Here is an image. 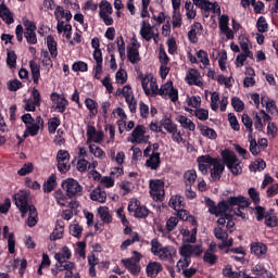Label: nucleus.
<instances>
[{"label": "nucleus", "instance_id": "f257e3e1", "mask_svg": "<svg viewBox=\"0 0 278 278\" xmlns=\"http://www.w3.org/2000/svg\"><path fill=\"white\" fill-rule=\"evenodd\" d=\"M29 197L28 191H22L15 193L13 199L17 210H20L22 214V218H25L28 214L26 225H28V227H36V225H38V211L34 204H29Z\"/></svg>", "mask_w": 278, "mask_h": 278}, {"label": "nucleus", "instance_id": "f03ea898", "mask_svg": "<svg viewBox=\"0 0 278 278\" xmlns=\"http://www.w3.org/2000/svg\"><path fill=\"white\" fill-rule=\"evenodd\" d=\"M151 253L155 255V257H159V260H162V262L175 264V260H173V256L177 255L175 248L170 245L163 247L157 239L151 241Z\"/></svg>", "mask_w": 278, "mask_h": 278}, {"label": "nucleus", "instance_id": "7ed1b4c3", "mask_svg": "<svg viewBox=\"0 0 278 278\" xmlns=\"http://www.w3.org/2000/svg\"><path fill=\"white\" fill-rule=\"evenodd\" d=\"M139 79L141 80V86L147 97L150 94H152V97H157V79L153 74H140Z\"/></svg>", "mask_w": 278, "mask_h": 278}, {"label": "nucleus", "instance_id": "20e7f679", "mask_svg": "<svg viewBox=\"0 0 278 278\" xmlns=\"http://www.w3.org/2000/svg\"><path fill=\"white\" fill-rule=\"evenodd\" d=\"M224 162L226 163L227 168L232 173V175H240L242 173V166H240V160L236 156V153L224 150L222 152Z\"/></svg>", "mask_w": 278, "mask_h": 278}, {"label": "nucleus", "instance_id": "39448f33", "mask_svg": "<svg viewBox=\"0 0 278 278\" xmlns=\"http://www.w3.org/2000/svg\"><path fill=\"white\" fill-rule=\"evenodd\" d=\"M62 186L66 191L68 199H73V197H81V192L84 191L81 185L73 178L64 180Z\"/></svg>", "mask_w": 278, "mask_h": 278}, {"label": "nucleus", "instance_id": "423d86ee", "mask_svg": "<svg viewBox=\"0 0 278 278\" xmlns=\"http://www.w3.org/2000/svg\"><path fill=\"white\" fill-rule=\"evenodd\" d=\"M202 253H203V248H201V245L184 243L179 248V255H181V257H185L187 260H191L192 257H201Z\"/></svg>", "mask_w": 278, "mask_h": 278}, {"label": "nucleus", "instance_id": "0eeeda50", "mask_svg": "<svg viewBox=\"0 0 278 278\" xmlns=\"http://www.w3.org/2000/svg\"><path fill=\"white\" fill-rule=\"evenodd\" d=\"M150 194L154 201H162L164 199V180H150Z\"/></svg>", "mask_w": 278, "mask_h": 278}, {"label": "nucleus", "instance_id": "6e6552de", "mask_svg": "<svg viewBox=\"0 0 278 278\" xmlns=\"http://www.w3.org/2000/svg\"><path fill=\"white\" fill-rule=\"evenodd\" d=\"M225 172V163L220 159H213L212 166L210 167L211 178L213 181H220L223 173Z\"/></svg>", "mask_w": 278, "mask_h": 278}, {"label": "nucleus", "instance_id": "1a4fd4ad", "mask_svg": "<svg viewBox=\"0 0 278 278\" xmlns=\"http://www.w3.org/2000/svg\"><path fill=\"white\" fill-rule=\"evenodd\" d=\"M24 25L26 27L24 38H26L28 45H36L38 42V37L36 36V24L26 21Z\"/></svg>", "mask_w": 278, "mask_h": 278}, {"label": "nucleus", "instance_id": "9d476101", "mask_svg": "<svg viewBox=\"0 0 278 278\" xmlns=\"http://www.w3.org/2000/svg\"><path fill=\"white\" fill-rule=\"evenodd\" d=\"M122 93L125 97V101H126L130 112L132 114L136 113V98H134V91L131 90V87L129 85L125 86L122 89Z\"/></svg>", "mask_w": 278, "mask_h": 278}, {"label": "nucleus", "instance_id": "9b49d317", "mask_svg": "<svg viewBox=\"0 0 278 278\" xmlns=\"http://www.w3.org/2000/svg\"><path fill=\"white\" fill-rule=\"evenodd\" d=\"M193 4L197 5V8H200V10H204V16H210V10H220V7L216 3H212L208 0H192Z\"/></svg>", "mask_w": 278, "mask_h": 278}, {"label": "nucleus", "instance_id": "f8f14e48", "mask_svg": "<svg viewBox=\"0 0 278 278\" xmlns=\"http://www.w3.org/2000/svg\"><path fill=\"white\" fill-rule=\"evenodd\" d=\"M214 162V157L210 155H202L198 157V166L199 170L203 175H207V168H212V163Z\"/></svg>", "mask_w": 278, "mask_h": 278}, {"label": "nucleus", "instance_id": "ddd939ff", "mask_svg": "<svg viewBox=\"0 0 278 278\" xmlns=\"http://www.w3.org/2000/svg\"><path fill=\"white\" fill-rule=\"evenodd\" d=\"M51 101H53V103H56L55 109L58 110V112H64V110H66V105H68V101H66V98H64V96H60L56 92L51 93Z\"/></svg>", "mask_w": 278, "mask_h": 278}, {"label": "nucleus", "instance_id": "4468645a", "mask_svg": "<svg viewBox=\"0 0 278 278\" xmlns=\"http://www.w3.org/2000/svg\"><path fill=\"white\" fill-rule=\"evenodd\" d=\"M162 161L160 160V152H152L149 159L146 161V166L151 170H157Z\"/></svg>", "mask_w": 278, "mask_h": 278}, {"label": "nucleus", "instance_id": "2eb2a0df", "mask_svg": "<svg viewBox=\"0 0 278 278\" xmlns=\"http://www.w3.org/2000/svg\"><path fill=\"white\" fill-rule=\"evenodd\" d=\"M153 34H154L153 27L151 26V24L143 21L141 23V28H140L141 38H143V40L149 42L153 38Z\"/></svg>", "mask_w": 278, "mask_h": 278}, {"label": "nucleus", "instance_id": "dca6fc26", "mask_svg": "<svg viewBox=\"0 0 278 278\" xmlns=\"http://www.w3.org/2000/svg\"><path fill=\"white\" fill-rule=\"evenodd\" d=\"M162 269L163 267L159 262H150L146 268L148 277L151 278L157 277L162 273Z\"/></svg>", "mask_w": 278, "mask_h": 278}, {"label": "nucleus", "instance_id": "f3484780", "mask_svg": "<svg viewBox=\"0 0 278 278\" xmlns=\"http://www.w3.org/2000/svg\"><path fill=\"white\" fill-rule=\"evenodd\" d=\"M0 18H2L7 25L14 23V14L10 12V9H8L5 4H0Z\"/></svg>", "mask_w": 278, "mask_h": 278}, {"label": "nucleus", "instance_id": "a211bd4d", "mask_svg": "<svg viewBox=\"0 0 278 278\" xmlns=\"http://www.w3.org/2000/svg\"><path fill=\"white\" fill-rule=\"evenodd\" d=\"M144 134H147V130H144V126L138 125L131 132V142H143L144 141Z\"/></svg>", "mask_w": 278, "mask_h": 278}, {"label": "nucleus", "instance_id": "6ab92c4d", "mask_svg": "<svg viewBox=\"0 0 278 278\" xmlns=\"http://www.w3.org/2000/svg\"><path fill=\"white\" fill-rule=\"evenodd\" d=\"M91 46L94 49L93 51V60H96V62L101 63V60H103V53L101 52V43L99 41V38L94 37L91 40Z\"/></svg>", "mask_w": 278, "mask_h": 278}, {"label": "nucleus", "instance_id": "aec40b11", "mask_svg": "<svg viewBox=\"0 0 278 278\" xmlns=\"http://www.w3.org/2000/svg\"><path fill=\"white\" fill-rule=\"evenodd\" d=\"M90 199L91 201H98V203H105L108 193L101 190V188H97L90 193Z\"/></svg>", "mask_w": 278, "mask_h": 278}, {"label": "nucleus", "instance_id": "412c9836", "mask_svg": "<svg viewBox=\"0 0 278 278\" xmlns=\"http://www.w3.org/2000/svg\"><path fill=\"white\" fill-rule=\"evenodd\" d=\"M268 248L264 243H252L251 244V253L256 255V257H262V255H266Z\"/></svg>", "mask_w": 278, "mask_h": 278}, {"label": "nucleus", "instance_id": "4be33fe9", "mask_svg": "<svg viewBox=\"0 0 278 278\" xmlns=\"http://www.w3.org/2000/svg\"><path fill=\"white\" fill-rule=\"evenodd\" d=\"M122 264H124L131 275H138L140 273V266L134 262V258L122 260Z\"/></svg>", "mask_w": 278, "mask_h": 278}, {"label": "nucleus", "instance_id": "5701e85b", "mask_svg": "<svg viewBox=\"0 0 278 278\" xmlns=\"http://www.w3.org/2000/svg\"><path fill=\"white\" fill-rule=\"evenodd\" d=\"M194 181H197V170L189 169L184 174V182L187 188H192Z\"/></svg>", "mask_w": 278, "mask_h": 278}, {"label": "nucleus", "instance_id": "b1692460", "mask_svg": "<svg viewBox=\"0 0 278 278\" xmlns=\"http://www.w3.org/2000/svg\"><path fill=\"white\" fill-rule=\"evenodd\" d=\"M176 121L184 127V129H189V131H194V129H197V126L187 116L178 115Z\"/></svg>", "mask_w": 278, "mask_h": 278}, {"label": "nucleus", "instance_id": "393cba45", "mask_svg": "<svg viewBox=\"0 0 278 278\" xmlns=\"http://www.w3.org/2000/svg\"><path fill=\"white\" fill-rule=\"evenodd\" d=\"M54 260H56L59 264H64L66 260H71V250H68V247H63L61 253L54 254Z\"/></svg>", "mask_w": 278, "mask_h": 278}, {"label": "nucleus", "instance_id": "a878e982", "mask_svg": "<svg viewBox=\"0 0 278 278\" xmlns=\"http://www.w3.org/2000/svg\"><path fill=\"white\" fill-rule=\"evenodd\" d=\"M55 186H58L56 177L52 174L43 184V192L47 194H49V192H53V190H55Z\"/></svg>", "mask_w": 278, "mask_h": 278}, {"label": "nucleus", "instance_id": "bb28decb", "mask_svg": "<svg viewBox=\"0 0 278 278\" xmlns=\"http://www.w3.org/2000/svg\"><path fill=\"white\" fill-rule=\"evenodd\" d=\"M47 47L49 49L50 54L53 58H58V42H55V39L53 36H48L46 38Z\"/></svg>", "mask_w": 278, "mask_h": 278}, {"label": "nucleus", "instance_id": "cd10ccee", "mask_svg": "<svg viewBox=\"0 0 278 278\" xmlns=\"http://www.w3.org/2000/svg\"><path fill=\"white\" fill-rule=\"evenodd\" d=\"M98 214L102 220V223L110 224L112 223V215L110 214V208L106 206H100L98 208Z\"/></svg>", "mask_w": 278, "mask_h": 278}, {"label": "nucleus", "instance_id": "c85d7f7f", "mask_svg": "<svg viewBox=\"0 0 278 278\" xmlns=\"http://www.w3.org/2000/svg\"><path fill=\"white\" fill-rule=\"evenodd\" d=\"M230 206L226 201H222L219 202L216 206H215V213H213L214 216H225V214H227V212H229Z\"/></svg>", "mask_w": 278, "mask_h": 278}, {"label": "nucleus", "instance_id": "c756f323", "mask_svg": "<svg viewBox=\"0 0 278 278\" xmlns=\"http://www.w3.org/2000/svg\"><path fill=\"white\" fill-rule=\"evenodd\" d=\"M261 103L262 105H266V110L267 112H269V114H271L273 116H277L278 110H277V104L275 103L274 100H266L262 98Z\"/></svg>", "mask_w": 278, "mask_h": 278}, {"label": "nucleus", "instance_id": "7c9ffc66", "mask_svg": "<svg viewBox=\"0 0 278 278\" xmlns=\"http://www.w3.org/2000/svg\"><path fill=\"white\" fill-rule=\"evenodd\" d=\"M169 206L176 212L184 208V198L181 195H173L169 200Z\"/></svg>", "mask_w": 278, "mask_h": 278}, {"label": "nucleus", "instance_id": "2f4dec72", "mask_svg": "<svg viewBox=\"0 0 278 278\" xmlns=\"http://www.w3.org/2000/svg\"><path fill=\"white\" fill-rule=\"evenodd\" d=\"M135 242H140V235L138 232H132L130 236V239H126L122 244H121V251H126L128 247H131Z\"/></svg>", "mask_w": 278, "mask_h": 278}, {"label": "nucleus", "instance_id": "473e14b6", "mask_svg": "<svg viewBox=\"0 0 278 278\" xmlns=\"http://www.w3.org/2000/svg\"><path fill=\"white\" fill-rule=\"evenodd\" d=\"M29 66L33 75V81L38 85V80L40 79V66H38L35 61H29Z\"/></svg>", "mask_w": 278, "mask_h": 278}, {"label": "nucleus", "instance_id": "72a5a7b5", "mask_svg": "<svg viewBox=\"0 0 278 278\" xmlns=\"http://www.w3.org/2000/svg\"><path fill=\"white\" fill-rule=\"evenodd\" d=\"M63 236H64V226L59 224L55 226L52 233L50 235V240L52 241L62 240Z\"/></svg>", "mask_w": 278, "mask_h": 278}, {"label": "nucleus", "instance_id": "f704fd0d", "mask_svg": "<svg viewBox=\"0 0 278 278\" xmlns=\"http://www.w3.org/2000/svg\"><path fill=\"white\" fill-rule=\"evenodd\" d=\"M177 216L180 218V220H189L192 225H197V219H194V216H191L188 211L180 208L177 211Z\"/></svg>", "mask_w": 278, "mask_h": 278}, {"label": "nucleus", "instance_id": "c9c22d12", "mask_svg": "<svg viewBox=\"0 0 278 278\" xmlns=\"http://www.w3.org/2000/svg\"><path fill=\"white\" fill-rule=\"evenodd\" d=\"M247 74L250 75V77H245L243 80L244 88H251V86H255V78L253 76L255 75V71H253L252 67H249L247 70Z\"/></svg>", "mask_w": 278, "mask_h": 278}, {"label": "nucleus", "instance_id": "e433bc0d", "mask_svg": "<svg viewBox=\"0 0 278 278\" xmlns=\"http://www.w3.org/2000/svg\"><path fill=\"white\" fill-rule=\"evenodd\" d=\"M213 233L217 240H220L222 242L225 240H228L229 235L227 233V230L223 227H216L213 230Z\"/></svg>", "mask_w": 278, "mask_h": 278}, {"label": "nucleus", "instance_id": "4c0bfd02", "mask_svg": "<svg viewBox=\"0 0 278 278\" xmlns=\"http://www.w3.org/2000/svg\"><path fill=\"white\" fill-rule=\"evenodd\" d=\"M128 60L131 62V64H137V62H140V52L138 51V48L128 49Z\"/></svg>", "mask_w": 278, "mask_h": 278}, {"label": "nucleus", "instance_id": "58836bf2", "mask_svg": "<svg viewBox=\"0 0 278 278\" xmlns=\"http://www.w3.org/2000/svg\"><path fill=\"white\" fill-rule=\"evenodd\" d=\"M241 47V51L243 53H247L251 60H253V52H251L250 47H249V39L247 37L240 38L239 42Z\"/></svg>", "mask_w": 278, "mask_h": 278}, {"label": "nucleus", "instance_id": "ea45409f", "mask_svg": "<svg viewBox=\"0 0 278 278\" xmlns=\"http://www.w3.org/2000/svg\"><path fill=\"white\" fill-rule=\"evenodd\" d=\"M187 79L191 86H203V83H201V80H199V78L197 77V71L194 70H191L189 72V74L187 75Z\"/></svg>", "mask_w": 278, "mask_h": 278}, {"label": "nucleus", "instance_id": "a19ab883", "mask_svg": "<svg viewBox=\"0 0 278 278\" xmlns=\"http://www.w3.org/2000/svg\"><path fill=\"white\" fill-rule=\"evenodd\" d=\"M164 129L168 131V134H177V125L170 121V118H165L162 123Z\"/></svg>", "mask_w": 278, "mask_h": 278}, {"label": "nucleus", "instance_id": "79ce46f5", "mask_svg": "<svg viewBox=\"0 0 278 278\" xmlns=\"http://www.w3.org/2000/svg\"><path fill=\"white\" fill-rule=\"evenodd\" d=\"M252 173H257V170H264L266 168V162L264 160H256L250 166Z\"/></svg>", "mask_w": 278, "mask_h": 278}, {"label": "nucleus", "instance_id": "37998d69", "mask_svg": "<svg viewBox=\"0 0 278 278\" xmlns=\"http://www.w3.org/2000/svg\"><path fill=\"white\" fill-rule=\"evenodd\" d=\"M100 8V16L103 14H112L113 10H112V4L110 2H108L106 0H102L99 4Z\"/></svg>", "mask_w": 278, "mask_h": 278}, {"label": "nucleus", "instance_id": "c03bdc74", "mask_svg": "<svg viewBox=\"0 0 278 278\" xmlns=\"http://www.w3.org/2000/svg\"><path fill=\"white\" fill-rule=\"evenodd\" d=\"M241 121H242L245 129H248L249 134L252 136L253 135V119H251L249 114H243L241 116Z\"/></svg>", "mask_w": 278, "mask_h": 278}, {"label": "nucleus", "instance_id": "a18cd8bd", "mask_svg": "<svg viewBox=\"0 0 278 278\" xmlns=\"http://www.w3.org/2000/svg\"><path fill=\"white\" fill-rule=\"evenodd\" d=\"M89 151L90 153H92V155H94V157H99L100 160H103V157H105V152L100 147H97L96 144H90Z\"/></svg>", "mask_w": 278, "mask_h": 278}, {"label": "nucleus", "instance_id": "49530a36", "mask_svg": "<svg viewBox=\"0 0 278 278\" xmlns=\"http://www.w3.org/2000/svg\"><path fill=\"white\" fill-rule=\"evenodd\" d=\"M68 195L67 194H64V192H62V190H56L54 192V198L56 199V202L59 205H61L62 207H66V198Z\"/></svg>", "mask_w": 278, "mask_h": 278}, {"label": "nucleus", "instance_id": "de8ad7c7", "mask_svg": "<svg viewBox=\"0 0 278 278\" xmlns=\"http://www.w3.org/2000/svg\"><path fill=\"white\" fill-rule=\"evenodd\" d=\"M223 275H224V277H228V278H240V277H242L240 271H233V269L230 267V265H227L223 269Z\"/></svg>", "mask_w": 278, "mask_h": 278}, {"label": "nucleus", "instance_id": "09e8293b", "mask_svg": "<svg viewBox=\"0 0 278 278\" xmlns=\"http://www.w3.org/2000/svg\"><path fill=\"white\" fill-rule=\"evenodd\" d=\"M16 52L9 50L7 54V64L10 66V68L16 67Z\"/></svg>", "mask_w": 278, "mask_h": 278}, {"label": "nucleus", "instance_id": "8fccbe9b", "mask_svg": "<svg viewBox=\"0 0 278 278\" xmlns=\"http://www.w3.org/2000/svg\"><path fill=\"white\" fill-rule=\"evenodd\" d=\"M173 89V81H167L165 85H163L161 88H157V94L161 97H166Z\"/></svg>", "mask_w": 278, "mask_h": 278}, {"label": "nucleus", "instance_id": "3c124183", "mask_svg": "<svg viewBox=\"0 0 278 278\" xmlns=\"http://www.w3.org/2000/svg\"><path fill=\"white\" fill-rule=\"evenodd\" d=\"M190 262H192V260L190 258H186V257H182V260L180 258L176 265L178 273H181V270L182 271L186 270L188 266H190Z\"/></svg>", "mask_w": 278, "mask_h": 278}, {"label": "nucleus", "instance_id": "603ef678", "mask_svg": "<svg viewBox=\"0 0 278 278\" xmlns=\"http://www.w3.org/2000/svg\"><path fill=\"white\" fill-rule=\"evenodd\" d=\"M249 142L252 155H258L260 147H257V141L255 140V138H253V135H249Z\"/></svg>", "mask_w": 278, "mask_h": 278}, {"label": "nucleus", "instance_id": "864d4df0", "mask_svg": "<svg viewBox=\"0 0 278 278\" xmlns=\"http://www.w3.org/2000/svg\"><path fill=\"white\" fill-rule=\"evenodd\" d=\"M256 27L261 34L268 31V23H266V18L264 16L258 17Z\"/></svg>", "mask_w": 278, "mask_h": 278}, {"label": "nucleus", "instance_id": "5fc2aeb1", "mask_svg": "<svg viewBox=\"0 0 278 278\" xmlns=\"http://www.w3.org/2000/svg\"><path fill=\"white\" fill-rule=\"evenodd\" d=\"M72 70L75 73H86V71H88V64H86L84 61H78L73 64Z\"/></svg>", "mask_w": 278, "mask_h": 278}, {"label": "nucleus", "instance_id": "6e6d98bb", "mask_svg": "<svg viewBox=\"0 0 278 278\" xmlns=\"http://www.w3.org/2000/svg\"><path fill=\"white\" fill-rule=\"evenodd\" d=\"M201 134L202 136H205L206 138H210L211 140H216V130L215 129H212L207 126H204L202 129H201Z\"/></svg>", "mask_w": 278, "mask_h": 278}, {"label": "nucleus", "instance_id": "4d7b16f0", "mask_svg": "<svg viewBox=\"0 0 278 278\" xmlns=\"http://www.w3.org/2000/svg\"><path fill=\"white\" fill-rule=\"evenodd\" d=\"M136 218H147L149 216V208L146 206H137L135 210Z\"/></svg>", "mask_w": 278, "mask_h": 278}, {"label": "nucleus", "instance_id": "13d9d810", "mask_svg": "<svg viewBox=\"0 0 278 278\" xmlns=\"http://www.w3.org/2000/svg\"><path fill=\"white\" fill-rule=\"evenodd\" d=\"M81 231H84V228L79 226V224H72L70 226V233H72L74 238H79L81 236Z\"/></svg>", "mask_w": 278, "mask_h": 278}, {"label": "nucleus", "instance_id": "bf43d9fd", "mask_svg": "<svg viewBox=\"0 0 278 278\" xmlns=\"http://www.w3.org/2000/svg\"><path fill=\"white\" fill-rule=\"evenodd\" d=\"M85 105L86 108L89 109V111L94 115H97L99 113V110H97V102H94V100L88 98L85 100Z\"/></svg>", "mask_w": 278, "mask_h": 278}, {"label": "nucleus", "instance_id": "052dcab7", "mask_svg": "<svg viewBox=\"0 0 278 278\" xmlns=\"http://www.w3.org/2000/svg\"><path fill=\"white\" fill-rule=\"evenodd\" d=\"M228 121L233 131H240V124L238 123V118L236 117V115H233V113L228 114Z\"/></svg>", "mask_w": 278, "mask_h": 278}, {"label": "nucleus", "instance_id": "680f3d73", "mask_svg": "<svg viewBox=\"0 0 278 278\" xmlns=\"http://www.w3.org/2000/svg\"><path fill=\"white\" fill-rule=\"evenodd\" d=\"M56 162H71V155L65 150H60L56 154Z\"/></svg>", "mask_w": 278, "mask_h": 278}, {"label": "nucleus", "instance_id": "e2e57ef3", "mask_svg": "<svg viewBox=\"0 0 278 278\" xmlns=\"http://www.w3.org/2000/svg\"><path fill=\"white\" fill-rule=\"evenodd\" d=\"M194 115L197 118H199V121H207V118H210V112H207L205 109L195 110Z\"/></svg>", "mask_w": 278, "mask_h": 278}, {"label": "nucleus", "instance_id": "0e129e2a", "mask_svg": "<svg viewBox=\"0 0 278 278\" xmlns=\"http://www.w3.org/2000/svg\"><path fill=\"white\" fill-rule=\"evenodd\" d=\"M187 104L190 106V108H200L201 105V97H197V96H193L191 98H188L187 99Z\"/></svg>", "mask_w": 278, "mask_h": 278}, {"label": "nucleus", "instance_id": "69168bd1", "mask_svg": "<svg viewBox=\"0 0 278 278\" xmlns=\"http://www.w3.org/2000/svg\"><path fill=\"white\" fill-rule=\"evenodd\" d=\"M177 225H179V218L169 217L166 222L167 231H173V229H175V227H177Z\"/></svg>", "mask_w": 278, "mask_h": 278}, {"label": "nucleus", "instance_id": "338daca9", "mask_svg": "<svg viewBox=\"0 0 278 278\" xmlns=\"http://www.w3.org/2000/svg\"><path fill=\"white\" fill-rule=\"evenodd\" d=\"M231 105L235 108L236 112H242V110H244V102L239 98H232Z\"/></svg>", "mask_w": 278, "mask_h": 278}, {"label": "nucleus", "instance_id": "774afa93", "mask_svg": "<svg viewBox=\"0 0 278 278\" xmlns=\"http://www.w3.org/2000/svg\"><path fill=\"white\" fill-rule=\"evenodd\" d=\"M216 260L218 258L214 253L210 251H206L204 253V262H206L207 264H211V266H213V264H216Z\"/></svg>", "mask_w": 278, "mask_h": 278}]
</instances>
